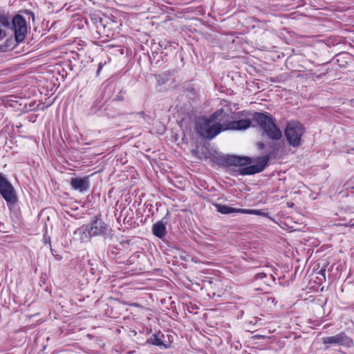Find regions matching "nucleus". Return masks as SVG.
<instances>
[{"label":"nucleus","instance_id":"obj_1","mask_svg":"<svg viewBox=\"0 0 354 354\" xmlns=\"http://www.w3.org/2000/svg\"><path fill=\"white\" fill-rule=\"evenodd\" d=\"M223 109H221L214 112L209 118H200L196 124V130L202 137L212 139L222 131V125L219 123L212 124V122L218 120L223 113Z\"/></svg>","mask_w":354,"mask_h":354},{"label":"nucleus","instance_id":"obj_2","mask_svg":"<svg viewBox=\"0 0 354 354\" xmlns=\"http://www.w3.org/2000/svg\"><path fill=\"white\" fill-rule=\"evenodd\" d=\"M252 120L270 139L279 140L281 138V132L270 113L255 112L252 115Z\"/></svg>","mask_w":354,"mask_h":354},{"label":"nucleus","instance_id":"obj_3","mask_svg":"<svg viewBox=\"0 0 354 354\" xmlns=\"http://www.w3.org/2000/svg\"><path fill=\"white\" fill-rule=\"evenodd\" d=\"M304 132V127L300 122L290 121L286 124L285 136L290 145L297 147L301 144V137Z\"/></svg>","mask_w":354,"mask_h":354},{"label":"nucleus","instance_id":"obj_4","mask_svg":"<svg viewBox=\"0 0 354 354\" xmlns=\"http://www.w3.org/2000/svg\"><path fill=\"white\" fill-rule=\"evenodd\" d=\"M0 194L8 206L15 205L17 201L14 187L1 173H0Z\"/></svg>","mask_w":354,"mask_h":354},{"label":"nucleus","instance_id":"obj_5","mask_svg":"<svg viewBox=\"0 0 354 354\" xmlns=\"http://www.w3.org/2000/svg\"><path fill=\"white\" fill-rule=\"evenodd\" d=\"M107 225L97 217H95L90 225H84L75 231V234L90 233L92 236L106 234Z\"/></svg>","mask_w":354,"mask_h":354},{"label":"nucleus","instance_id":"obj_6","mask_svg":"<svg viewBox=\"0 0 354 354\" xmlns=\"http://www.w3.org/2000/svg\"><path fill=\"white\" fill-rule=\"evenodd\" d=\"M322 343L326 345L342 346L348 348L352 347L354 344L353 339L344 332L322 338Z\"/></svg>","mask_w":354,"mask_h":354},{"label":"nucleus","instance_id":"obj_7","mask_svg":"<svg viewBox=\"0 0 354 354\" xmlns=\"http://www.w3.org/2000/svg\"><path fill=\"white\" fill-rule=\"evenodd\" d=\"M12 23L17 41H24L27 34V25L25 19L17 15L12 19Z\"/></svg>","mask_w":354,"mask_h":354},{"label":"nucleus","instance_id":"obj_8","mask_svg":"<svg viewBox=\"0 0 354 354\" xmlns=\"http://www.w3.org/2000/svg\"><path fill=\"white\" fill-rule=\"evenodd\" d=\"M270 159L269 155L259 157L257 160V164L254 165L247 166L238 170L239 174L245 175H252L261 172L268 165V162Z\"/></svg>","mask_w":354,"mask_h":354},{"label":"nucleus","instance_id":"obj_9","mask_svg":"<svg viewBox=\"0 0 354 354\" xmlns=\"http://www.w3.org/2000/svg\"><path fill=\"white\" fill-rule=\"evenodd\" d=\"M244 115V112H238L235 115L236 120L231 121L226 124L225 127L222 126L223 130H245L251 126V120L250 118H241Z\"/></svg>","mask_w":354,"mask_h":354},{"label":"nucleus","instance_id":"obj_10","mask_svg":"<svg viewBox=\"0 0 354 354\" xmlns=\"http://www.w3.org/2000/svg\"><path fill=\"white\" fill-rule=\"evenodd\" d=\"M89 177L73 178L71 180V186L75 190L80 192H86L89 187Z\"/></svg>","mask_w":354,"mask_h":354},{"label":"nucleus","instance_id":"obj_11","mask_svg":"<svg viewBox=\"0 0 354 354\" xmlns=\"http://www.w3.org/2000/svg\"><path fill=\"white\" fill-rule=\"evenodd\" d=\"M226 162L230 165L245 166L250 165L252 160L248 156H228L226 158Z\"/></svg>","mask_w":354,"mask_h":354},{"label":"nucleus","instance_id":"obj_12","mask_svg":"<svg viewBox=\"0 0 354 354\" xmlns=\"http://www.w3.org/2000/svg\"><path fill=\"white\" fill-rule=\"evenodd\" d=\"M10 21L7 15L0 12V41L6 37V30L10 28Z\"/></svg>","mask_w":354,"mask_h":354},{"label":"nucleus","instance_id":"obj_13","mask_svg":"<svg viewBox=\"0 0 354 354\" xmlns=\"http://www.w3.org/2000/svg\"><path fill=\"white\" fill-rule=\"evenodd\" d=\"M216 210L223 214H232V213H241L243 209L234 208L227 205L217 204L216 205Z\"/></svg>","mask_w":354,"mask_h":354},{"label":"nucleus","instance_id":"obj_14","mask_svg":"<svg viewBox=\"0 0 354 354\" xmlns=\"http://www.w3.org/2000/svg\"><path fill=\"white\" fill-rule=\"evenodd\" d=\"M152 230L153 234L158 238H162L167 233L165 224L162 221L156 223Z\"/></svg>","mask_w":354,"mask_h":354},{"label":"nucleus","instance_id":"obj_15","mask_svg":"<svg viewBox=\"0 0 354 354\" xmlns=\"http://www.w3.org/2000/svg\"><path fill=\"white\" fill-rule=\"evenodd\" d=\"M163 335L160 333H156V334H154L153 335L150 339H149V342L153 345H156V346H162L164 348H168V346L167 344H165L162 340L161 339V337H162Z\"/></svg>","mask_w":354,"mask_h":354},{"label":"nucleus","instance_id":"obj_16","mask_svg":"<svg viewBox=\"0 0 354 354\" xmlns=\"http://www.w3.org/2000/svg\"><path fill=\"white\" fill-rule=\"evenodd\" d=\"M242 214H255V215H260V216H266V214L262 210L259 209H243V211H242Z\"/></svg>","mask_w":354,"mask_h":354},{"label":"nucleus","instance_id":"obj_17","mask_svg":"<svg viewBox=\"0 0 354 354\" xmlns=\"http://www.w3.org/2000/svg\"><path fill=\"white\" fill-rule=\"evenodd\" d=\"M77 234L80 236V239L82 242L88 241L92 236V235H90V233H88V232L86 234Z\"/></svg>","mask_w":354,"mask_h":354},{"label":"nucleus","instance_id":"obj_18","mask_svg":"<svg viewBox=\"0 0 354 354\" xmlns=\"http://www.w3.org/2000/svg\"><path fill=\"white\" fill-rule=\"evenodd\" d=\"M125 91H120L119 94L114 98L115 101H122L124 99Z\"/></svg>","mask_w":354,"mask_h":354},{"label":"nucleus","instance_id":"obj_19","mask_svg":"<svg viewBox=\"0 0 354 354\" xmlns=\"http://www.w3.org/2000/svg\"><path fill=\"white\" fill-rule=\"evenodd\" d=\"M266 276L267 275H266V273H264V272H259V273H257L256 274V278L257 279H263V278L266 277Z\"/></svg>","mask_w":354,"mask_h":354},{"label":"nucleus","instance_id":"obj_20","mask_svg":"<svg viewBox=\"0 0 354 354\" xmlns=\"http://www.w3.org/2000/svg\"><path fill=\"white\" fill-rule=\"evenodd\" d=\"M264 144L263 143H259V147L260 149H263L264 148Z\"/></svg>","mask_w":354,"mask_h":354},{"label":"nucleus","instance_id":"obj_21","mask_svg":"<svg viewBox=\"0 0 354 354\" xmlns=\"http://www.w3.org/2000/svg\"><path fill=\"white\" fill-rule=\"evenodd\" d=\"M319 273L322 274V275H324V273H325V269H322L320 271H319Z\"/></svg>","mask_w":354,"mask_h":354},{"label":"nucleus","instance_id":"obj_22","mask_svg":"<svg viewBox=\"0 0 354 354\" xmlns=\"http://www.w3.org/2000/svg\"><path fill=\"white\" fill-rule=\"evenodd\" d=\"M101 69H102V66H101V65H100V66H99V67H98V68H97V74L100 73V70H101Z\"/></svg>","mask_w":354,"mask_h":354},{"label":"nucleus","instance_id":"obj_23","mask_svg":"<svg viewBox=\"0 0 354 354\" xmlns=\"http://www.w3.org/2000/svg\"><path fill=\"white\" fill-rule=\"evenodd\" d=\"M140 114L142 115H144L145 113L144 112H140Z\"/></svg>","mask_w":354,"mask_h":354},{"label":"nucleus","instance_id":"obj_24","mask_svg":"<svg viewBox=\"0 0 354 354\" xmlns=\"http://www.w3.org/2000/svg\"><path fill=\"white\" fill-rule=\"evenodd\" d=\"M352 227H354V223L351 225Z\"/></svg>","mask_w":354,"mask_h":354},{"label":"nucleus","instance_id":"obj_25","mask_svg":"<svg viewBox=\"0 0 354 354\" xmlns=\"http://www.w3.org/2000/svg\"><path fill=\"white\" fill-rule=\"evenodd\" d=\"M1 225V223H0V226Z\"/></svg>","mask_w":354,"mask_h":354}]
</instances>
